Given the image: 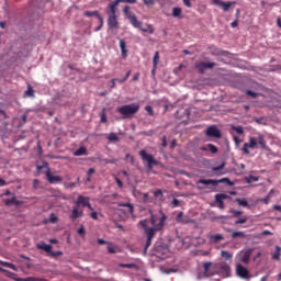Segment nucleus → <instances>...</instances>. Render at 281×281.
I'll list each match as a JSON object with an SVG mask.
<instances>
[{"label":"nucleus","instance_id":"obj_1","mask_svg":"<svg viewBox=\"0 0 281 281\" xmlns=\"http://www.w3.org/2000/svg\"><path fill=\"white\" fill-rule=\"evenodd\" d=\"M261 147L262 150H267V140H265V136L262 134H258L257 137L249 136V142L244 144L241 148L244 155H249V148L251 150H256V148Z\"/></svg>","mask_w":281,"mask_h":281},{"label":"nucleus","instance_id":"obj_2","mask_svg":"<svg viewBox=\"0 0 281 281\" xmlns=\"http://www.w3.org/2000/svg\"><path fill=\"white\" fill-rule=\"evenodd\" d=\"M123 13L125 14L126 19H128L131 25L133 27H137L140 32H148V34H155V29L153 24H146L147 29L142 27V22L137 20V16L131 12V7L125 5L123 9Z\"/></svg>","mask_w":281,"mask_h":281},{"label":"nucleus","instance_id":"obj_3","mask_svg":"<svg viewBox=\"0 0 281 281\" xmlns=\"http://www.w3.org/2000/svg\"><path fill=\"white\" fill-rule=\"evenodd\" d=\"M117 113L122 115L123 120H130L133 115L139 113V103H132L119 106L116 109Z\"/></svg>","mask_w":281,"mask_h":281},{"label":"nucleus","instance_id":"obj_4","mask_svg":"<svg viewBox=\"0 0 281 281\" xmlns=\"http://www.w3.org/2000/svg\"><path fill=\"white\" fill-rule=\"evenodd\" d=\"M167 218L168 217L166 216V214H164L162 211H159L156 214H151L150 223L155 229L161 231V229H164V225H166Z\"/></svg>","mask_w":281,"mask_h":281},{"label":"nucleus","instance_id":"obj_5","mask_svg":"<svg viewBox=\"0 0 281 281\" xmlns=\"http://www.w3.org/2000/svg\"><path fill=\"white\" fill-rule=\"evenodd\" d=\"M139 157L142 161H146L147 168L149 170H153V166H159V161L155 159V156H153V154H148L146 149L139 151Z\"/></svg>","mask_w":281,"mask_h":281},{"label":"nucleus","instance_id":"obj_6","mask_svg":"<svg viewBox=\"0 0 281 281\" xmlns=\"http://www.w3.org/2000/svg\"><path fill=\"white\" fill-rule=\"evenodd\" d=\"M198 183H201L202 186H218V183H227V186H234V182H232L229 178H223L220 180L200 179Z\"/></svg>","mask_w":281,"mask_h":281},{"label":"nucleus","instance_id":"obj_7","mask_svg":"<svg viewBox=\"0 0 281 281\" xmlns=\"http://www.w3.org/2000/svg\"><path fill=\"white\" fill-rule=\"evenodd\" d=\"M236 274L238 276V278H241V280H251V274L249 273V270L240 263L236 266Z\"/></svg>","mask_w":281,"mask_h":281},{"label":"nucleus","instance_id":"obj_8","mask_svg":"<svg viewBox=\"0 0 281 281\" xmlns=\"http://www.w3.org/2000/svg\"><path fill=\"white\" fill-rule=\"evenodd\" d=\"M139 225H142L145 229L147 238H155V233L158 232L157 228H155L154 226L148 227V222L146 220L140 221Z\"/></svg>","mask_w":281,"mask_h":281},{"label":"nucleus","instance_id":"obj_9","mask_svg":"<svg viewBox=\"0 0 281 281\" xmlns=\"http://www.w3.org/2000/svg\"><path fill=\"white\" fill-rule=\"evenodd\" d=\"M206 137H214L215 139H221V130L216 125H212L206 130Z\"/></svg>","mask_w":281,"mask_h":281},{"label":"nucleus","instance_id":"obj_10","mask_svg":"<svg viewBox=\"0 0 281 281\" xmlns=\"http://www.w3.org/2000/svg\"><path fill=\"white\" fill-rule=\"evenodd\" d=\"M214 67H216V63L201 61V63L195 64V69H198V71H200V74H203V71H205V69H214Z\"/></svg>","mask_w":281,"mask_h":281},{"label":"nucleus","instance_id":"obj_11","mask_svg":"<svg viewBox=\"0 0 281 281\" xmlns=\"http://www.w3.org/2000/svg\"><path fill=\"white\" fill-rule=\"evenodd\" d=\"M45 175L48 183H63V177L52 175V171L49 169L45 172Z\"/></svg>","mask_w":281,"mask_h":281},{"label":"nucleus","instance_id":"obj_12","mask_svg":"<svg viewBox=\"0 0 281 281\" xmlns=\"http://www.w3.org/2000/svg\"><path fill=\"white\" fill-rule=\"evenodd\" d=\"M177 223H182L183 225H188V223H192V218L190 216L184 215L183 212H179L176 217Z\"/></svg>","mask_w":281,"mask_h":281},{"label":"nucleus","instance_id":"obj_13","mask_svg":"<svg viewBox=\"0 0 281 281\" xmlns=\"http://www.w3.org/2000/svg\"><path fill=\"white\" fill-rule=\"evenodd\" d=\"M224 199H228L227 194L225 193H218L215 195V201L218 203L220 210H225V202H223Z\"/></svg>","mask_w":281,"mask_h":281},{"label":"nucleus","instance_id":"obj_14","mask_svg":"<svg viewBox=\"0 0 281 281\" xmlns=\"http://www.w3.org/2000/svg\"><path fill=\"white\" fill-rule=\"evenodd\" d=\"M108 25L110 30H116L120 23L117 22V15L108 16Z\"/></svg>","mask_w":281,"mask_h":281},{"label":"nucleus","instance_id":"obj_15","mask_svg":"<svg viewBox=\"0 0 281 281\" xmlns=\"http://www.w3.org/2000/svg\"><path fill=\"white\" fill-rule=\"evenodd\" d=\"M89 203H90L89 196H85V195H79L77 198V201L75 202L76 205H82V207H87Z\"/></svg>","mask_w":281,"mask_h":281},{"label":"nucleus","instance_id":"obj_16","mask_svg":"<svg viewBox=\"0 0 281 281\" xmlns=\"http://www.w3.org/2000/svg\"><path fill=\"white\" fill-rule=\"evenodd\" d=\"M117 5H120V4L116 0L109 4L110 10L108 11V16H117V14H116Z\"/></svg>","mask_w":281,"mask_h":281},{"label":"nucleus","instance_id":"obj_17","mask_svg":"<svg viewBox=\"0 0 281 281\" xmlns=\"http://www.w3.org/2000/svg\"><path fill=\"white\" fill-rule=\"evenodd\" d=\"M203 269H204V277L210 278L214 276V272L211 270L212 269V262L207 261L203 263Z\"/></svg>","mask_w":281,"mask_h":281},{"label":"nucleus","instance_id":"obj_18","mask_svg":"<svg viewBox=\"0 0 281 281\" xmlns=\"http://www.w3.org/2000/svg\"><path fill=\"white\" fill-rule=\"evenodd\" d=\"M80 216H85V212L74 206L70 215L71 221H76V218H80Z\"/></svg>","mask_w":281,"mask_h":281},{"label":"nucleus","instance_id":"obj_19","mask_svg":"<svg viewBox=\"0 0 281 281\" xmlns=\"http://www.w3.org/2000/svg\"><path fill=\"white\" fill-rule=\"evenodd\" d=\"M251 254H254L252 249H248L243 254L241 262H244V265H249V261L251 260Z\"/></svg>","mask_w":281,"mask_h":281},{"label":"nucleus","instance_id":"obj_20","mask_svg":"<svg viewBox=\"0 0 281 281\" xmlns=\"http://www.w3.org/2000/svg\"><path fill=\"white\" fill-rule=\"evenodd\" d=\"M119 207H126V213L131 214V216H133L135 212V206L131 203H120Z\"/></svg>","mask_w":281,"mask_h":281},{"label":"nucleus","instance_id":"obj_21","mask_svg":"<svg viewBox=\"0 0 281 281\" xmlns=\"http://www.w3.org/2000/svg\"><path fill=\"white\" fill-rule=\"evenodd\" d=\"M36 248L46 251V254H52V245H47L45 241L37 244Z\"/></svg>","mask_w":281,"mask_h":281},{"label":"nucleus","instance_id":"obj_22","mask_svg":"<svg viewBox=\"0 0 281 281\" xmlns=\"http://www.w3.org/2000/svg\"><path fill=\"white\" fill-rule=\"evenodd\" d=\"M232 5H236V1H228V2H221L220 8H222V10L224 12H229V8H232Z\"/></svg>","mask_w":281,"mask_h":281},{"label":"nucleus","instance_id":"obj_23","mask_svg":"<svg viewBox=\"0 0 281 281\" xmlns=\"http://www.w3.org/2000/svg\"><path fill=\"white\" fill-rule=\"evenodd\" d=\"M121 54L123 58L128 56V50L126 49V42L124 40H120Z\"/></svg>","mask_w":281,"mask_h":281},{"label":"nucleus","instance_id":"obj_24","mask_svg":"<svg viewBox=\"0 0 281 281\" xmlns=\"http://www.w3.org/2000/svg\"><path fill=\"white\" fill-rule=\"evenodd\" d=\"M210 240L211 243H214L216 245V243H221V240H225V237L221 234L210 235Z\"/></svg>","mask_w":281,"mask_h":281},{"label":"nucleus","instance_id":"obj_25","mask_svg":"<svg viewBox=\"0 0 281 281\" xmlns=\"http://www.w3.org/2000/svg\"><path fill=\"white\" fill-rule=\"evenodd\" d=\"M201 150H211L213 155H216V153H218V147L213 144H207L206 147H202Z\"/></svg>","mask_w":281,"mask_h":281},{"label":"nucleus","instance_id":"obj_26","mask_svg":"<svg viewBox=\"0 0 281 281\" xmlns=\"http://www.w3.org/2000/svg\"><path fill=\"white\" fill-rule=\"evenodd\" d=\"M182 12H183V11L181 10V8L176 7V8L172 9V16H173L175 19H183V16H181V13H182Z\"/></svg>","mask_w":281,"mask_h":281},{"label":"nucleus","instance_id":"obj_27","mask_svg":"<svg viewBox=\"0 0 281 281\" xmlns=\"http://www.w3.org/2000/svg\"><path fill=\"white\" fill-rule=\"evenodd\" d=\"M75 157H82L85 155H87V147H79L75 153H74Z\"/></svg>","mask_w":281,"mask_h":281},{"label":"nucleus","instance_id":"obj_28","mask_svg":"<svg viewBox=\"0 0 281 281\" xmlns=\"http://www.w3.org/2000/svg\"><path fill=\"white\" fill-rule=\"evenodd\" d=\"M280 256H281V247L276 246V250L272 255V260H280Z\"/></svg>","mask_w":281,"mask_h":281},{"label":"nucleus","instance_id":"obj_29","mask_svg":"<svg viewBox=\"0 0 281 281\" xmlns=\"http://www.w3.org/2000/svg\"><path fill=\"white\" fill-rule=\"evenodd\" d=\"M247 235L245 234V232H233L232 233V238L236 239V238H246Z\"/></svg>","mask_w":281,"mask_h":281},{"label":"nucleus","instance_id":"obj_30","mask_svg":"<svg viewBox=\"0 0 281 281\" xmlns=\"http://www.w3.org/2000/svg\"><path fill=\"white\" fill-rule=\"evenodd\" d=\"M221 256H222V258H224V260H232V258H234V255H232L227 250H222Z\"/></svg>","mask_w":281,"mask_h":281},{"label":"nucleus","instance_id":"obj_31","mask_svg":"<svg viewBox=\"0 0 281 281\" xmlns=\"http://www.w3.org/2000/svg\"><path fill=\"white\" fill-rule=\"evenodd\" d=\"M83 16H95L99 20V16H102L98 11H86Z\"/></svg>","mask_w":281,"mask_h":281},{"label":"nucleus","instance_id":"obj_32","mask_svg":"<svg viewBox=\"0 0 281 281\" xmlns=\"http://www.w3.org/2000/svg\"><path fill=\"white\" fill-rule=\"evenodd\" d=\"M0 265H2V267H7L8 269H12V271H16V266L13 263L0 260Z\"/></svg>","mask_w":281,"mask_h":281},{"label":"nucleus","instance_id":"obj_33","mask_svg":"<svg viewBox=\"0 0 281 281\" xmlns=\"http://www.w3.org/2000/svg\"><path fill=\"white\" fill-rule=\"evenodd\" d=\"M121 269H137V265L135 263H119Z\"/></svg>","mask_w":281,"mask_h":281},{"label":"nucleus","instance_id":"obj_34","mask_svg":"<svg viewBox=\"0 0 281 281\" xmlns=\"http://www.w3.org/2000/svg\"><path fill=\"white\" fill-rule=\"evenodd\" d=\"M154 196L160 201H164V191H161V189L154 191Z\"/></svg>","mask_w":281,"mask_h":281},{"label":"nucleus","instance_id":"obj_35","mask_svg":"<svg viewBox=\"0 0 281 281\" xmlns=\"http://www.w3.org/2000/svg\"><path fill=\"white\" fill-rule=\"evenodd\" d=\"M5 205H19L16 198L13 196L12 199L4 200Z\"/></svg>","mask_w":281,"mask_h":281},{"label":"nucleus","instance_id":"obj_36","mask_svg":"<svg viewBox=\"0 0 281 281\" xmlns=\"http://www.w3.org/2000/svg\"><path fill=\"white\" fill-rule=\"evenodd\" d=\"M154 69H157V65H159V52H156L153 58Z\"/></svg>","mask_w":281,"mask_h":281},{"label":"nucleus","instance_id":"obj_37","mask_svg":"<svg viewBox=\"0 0 281 281\" xmlns=\"http://www.w3.org/2000/svg\"><path fill=\"white\" fill-rule=\"evenodd\" d=\"M235 201L243 207H249V202H247V200H245V199H236Z\"/></svg>","mask_w":281,"mask_h":281},{"label":"nucleus","instance_id":"obj_38","mask_svg":"<svg viewBox=\"0 0 281 281\" xmlns=\"http://www.w3.org/2000/svg\"><path fill=\"white\" fill-rule=\"evenodd\" d=\"M108 139H109V142H120V138L117 137V135L115 133H110L108 135Z\"/></svg>","mask_w":281,"mask_h":281},{"label":"nucleus","instance_id":"obj_39","mask_svg":"<svg viewBox=\"0 0 281 281\" xmlns=\"http://www.w3.org/2000/svg\"><path fill=\"white\" fill-rule=\"evenodd\" d=\"M98 21L100 22V25L94 29V32H100V30H102V27H104V18L99 16Z\"/></svg>","mask_w":281,"mask_h":281},{"label":"nucleus","instance_id":"obj_40","mask_svg":"<svg viewBox=\"0 0 281 281\" xmlns=\"http://www.w3.org/2000/svg\"><path fill=\"white\" fill-rule=\"evenodd\" d=\"M100 117H101V123L106 124V109L105 108H103Z\"/></svg>","mask_w":281,"mask_h":281},{"label":"nucleus","instance_id":"obj_41","mask_svg":"<svg viewBox=\"0 0 281 281\" xmlns=\"http://www.w3.org/2000/svg\"><path fill=\"white\" fill-rule=\"evenodd\" d=\"M233 131H235L238 135H243V133H245L243 126H233Z\"/></svg>","mask_w":281,"mask_h":281},{"label":"nucleus","instance_id":"obj_42","mask_svg":"<svg viewBox=\"0 0 281 281\" xmlns=\"http://www.w3.org/2000/svg\"><path fill=\"white\" fill-rule=\"evenodd\" d=\"M246 95H249L250 98L256 99V98H258V95H260V94L257 93V92H254V91H251V90H246Z\"/></svg>","mask_w":281,"mask_h":281},{"label":"nucleus","instance_id":"obj_43","mask_svg":"<svg viewBox=\"0 0 281 281\" xmlns=\"http://www.w3.org/2000/svg\"><path fill=\"white\" fill-rule=\"evenodd\" d=\"M49 223H58V216H56V214L52 213L49 218H48Z\"/></svg>","mask_w":281,"mask_h":281},{"label":"nucleus","instance_id":"obj_44","mask_svg":"<svg viewBox=\"0 0 281 281\" xmlns=\"http://www.w3.org/2000/svg\"><path fill=\"white\" fill-rule=\"evenodd\" d=\"M24 94L29 95L30 98H34V89L32 87H29Z\"/></svg>","mask_w":281,"mask_h":281},{"label":"nucleus","instance_id":"obj_45","mask_svg":"<svg viewBox=\"0 0 281 281\" xmlns=\"http://www.w3.org/2000/svg\"><path fill=\"white\" fill-rule=\"evenodd\" d=\"M269 201H271V193H268L266 198L261 199V203H265V205H269Z\"/></svg>","mask_w":281,"mask_h":281},{"label":"nucleus","instance_id":"obj_46","mask_svg":"<svg viewBox=\"0 0 281 281\" xmlns=\"http://www.w3.org/2000/svg\"><path fill=\"white\" fill-rule=\"evenodd\" d=\"M224 168H225V162H222L220 166L213 167L212 171L213 172H218V170H223Z\"/></svg>","mask_w":281,"mask_h":281},{"label":"nucleus","instance_id":"obj_47","mask_svg":"<svg viewBox=\"0 0 281 281\" xmlns=\"http://www.w3.org/2000/svg\"><path fill=\"white\" fill-rule=\"evenodd\" d=\"M145 111H147L148 115H151V116L155 115V111L150 105L145 106Z\"/></svg>","mask_w":281,"mask_h":281},{"label":"nucleus","instance_id":"obj_48","mask_svg":"<svg viewBox=\"0 0 281 281\" xmlns=\"http://www.w3.org/2000/svg\"><path fill=\"white\" fill-rule=\"evenodd\" d=\"M171 205L172 207H179V205H181V202L177 198H175L171 202Z\"/></svg>","mask_w":281,"mask_h":281},{"label":"nucleus","instance_id":"obj_49","mask_svg":"<svg viewBox=\"0 0 281 281\" xmlns=\"http://www.w3.org/2000/svg\"><path fill=\"white\" fill-rule=\"evenodd\" d=\"M33 188H34L35 190H38V189L41 188V181H40L38 179H35V180L33 181Z\"/></svg>","mask_w":281,"mask_h":281},{"label":"nucleus","instance_id":"obj_50","mask_svg":"<svg viewBox=\"0 0 281 281\" xmlns=\"http://www.w3.org/2000/svg\"><path fill=\"white\" fill-rule=\"evenodd\" d=\"M108 251H109L110 254H115V247H113V244L108 243Z\"/></svg>","mask_w":281,"mask_h":281},{"label":"nucleus","instance_id":"obj_51","mask_svg":"<svg viewBox=\"0 0 281 281\" xmlns=\"http://www.w3.org/2000/svg\"><path fill=\"white\" fill-rule=\"evenodd\" d=\"M247 223V217L239 218L235 222V225H243Z\"/></svg>","mask_w":281,"mask_h":281},{"label":"nucleus","instance_id":"obj_52","mask_svg":"<svg viewBox=\"0 0 281 281\" xmlns=\"http://www.w3.org/2000/svg\"><path fill=\"white\" fill-rule=\"evenodd\" d=\"M77 234H79V236H85L86 234L85 226H80L77 231Z\"/></svg>","mask_w":281,"mask_h":281},{"label":"nucleus","instance_id":"obj_53","mask_svg":"<svg viewBox=\"0 0 281 281\" xmlns=\"http://www.w3.org/2000/svg\"><path fill=\"white\" fill-rule=\"evenodd\" d=\"M120 3H137V0H116Z\"/></svg>","mask_w":281,"mask_h":281},{"label":"nucleus","instance_id":"obj_54","mask_svg":"<svg viewBox=\"0 0 281 281\" xmlns=\"http://www.w3.org/2000/svg\"><path fill=\"white\" fill-rule=\"evenodd\" d=\"M161 142H162L161 143L162 148H166V146H168V137L162 136Z\"/></svg>","mask_w":281,"mask_h":281},{"label":"nucleus","instance_id":"obj_55","mask_svg":"<svg viewBox=\"0 0 281 281\" xmlns=\"http://www.w3.org/2000/svg\"><path fill=\"white\" fill-rule=\"evenodd\" d=\"M231 212L233 213V216H234L235 218H238V216H240V215L243 214V212L236 211V210H232Z\"/></svg>","mask_w":281,"mask_h":281},{"label":"nucleus","instance_id":"obj_56","mask_svg":"<svg viewBox=\"0 0 281 281\" xmlns=\"http://www.w3.org/2000/svg\"><path fill=\"white\" fill-rule=\"evenodd\" d=\"M115 179V182H116V184L119 186V188H124V182H122L121 180H120V178H117V177H115L114 178Z\"/></svg>","mask_w":281,"mask_h":281},{"label":"nucleus","instance_id":"obj_57","mask_svg":"<svg viewBox=\"0 0 281 281\" xmlns=\"http://www.w3.org/2000/svg\"><path fill=\"white\" fill-rule=\"evenodd\" d=\"M50 256H54V258L58 257V256H63V251H52L50 250Z\"/></svg>","mask_w":281,"mask_h":281},{"label":"nucleus","instance_id":"obj_58","mask_svg":"<svg viewBox=\"0 0 281 281\" xmlns=\"http://www.w3.org/2000/svg\"><path fill=\"white\" fill-rule=\"evenodd\" d=\"M143 3H145V5H155V0H143Z\"/></svg>","mask_w":281,"mask_h":281},{"label":"nucleus","instance_id":"obj_59","mask_svg":"<svg viewBox=\"0 0 281 281\" xmlns=\"http://www.w3.org/2000/svg\"><path fill=\"white\" fill-rule=\"evenodd\" d=\"M117 79H112L110 82H109V87L110 89H115V82H116Z\"/></svg>","mask_w":281,"mask_h":281},{"label":"nucleus","instance_id":"obj_60","mask_svg":"<svg viewBox=\"0 0 281 281\" xmlns=\"http://www.w3.org/2000/svg\"><path fill=\"white\" fill-rule=\"evenodd\" d=\"M182 2L187 8H192V2L190 0H182Z\"/></svg>","mask_w":281,"mask_h":281},{"label":"nucleus","instance_id":"obj_61","mask_svg":"<svg viewBox=\"0 0 281 281\" xmlns=\"http://www.w3.org/2000/svg\"><path fill=\"white\" fill-rule=\"evenodd\" d=\"M240 142H243V140L239 139L238 136H234L235 146H239Z\"/></svg>","mask_w":281,"mask_h":281},{"label":"nucleus","instance_id":"obj_62","mask_svg":"<svg viewBox=\"0 0 281 281\" xmlns=\"http://www.w3.org/2000/svg\"><path fill=\"white\" fill-rule=\"evenodd\" d=\"M144 135H146L147 137H151V135H155V131L150 130L148 132H144Z\"/></svg>","mask_w":281,"mask_h":281},{"label":"nucleus","instance_id":"obj_63","mask_svg":"<svg viewBox=\"0 0 281 281\" xmlns=\"http://www.w3.org/2000/svg\"><path fill=\"white\" fill-rule=\"evenodd\" d=\"M98 244H99V245H109V241H106V240H104V239H102V238H99V239H98Z\"/></svg>","mask_w":281,"mask_h":281},{"label":"nucleus","instance_id":"obj_64","mask_svg":"<svg viewBox=\"0 0 281 281\" xmlns=\"http://www.w3.org/2000/svg\"><path fill=\"white\" fill-rule=\"evenodd\" d=\"M90 216L93 218V221H98V212H92Z\"/></svg>","mask_w":281,"mask_h":281}]
</instances>
